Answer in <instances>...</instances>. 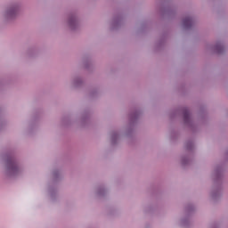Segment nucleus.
Returning <instances> with one entry per match:
<instances>
[{
  "instance_id": "obj_1",
  "label": "nucleus",
  "mask_w": 228,
  "mask_h": 228,
  "mask_svg": "<svg viewBox=\"0 0 228 228\" xmlns=\"http://www.w3.org/2000/svg\"><path fill=\"white\" fill-rule=\"evenodd\" d=\"M191 23H192L191 18H185L183 20V26H184V28H190V26H191Z\"/></svg>"
},
{
  "instance_id": "obj_2",
  "label": "nucleus",
  "mask_w": 228,
  "mask_h": 228,
  "mask_svg": "<svg viewBox=\"0 0 228 228\" xmlns=\"http://www.w3.org/2000/svg\"><path fill=\"white\" fill-rule=\"evenodd\" d=\"M184 118H188V114L187 113L184 114Z\"/></svg>"
}]
</instances>
